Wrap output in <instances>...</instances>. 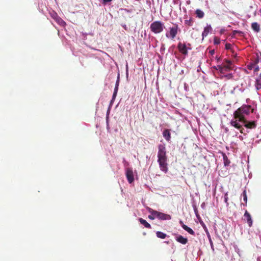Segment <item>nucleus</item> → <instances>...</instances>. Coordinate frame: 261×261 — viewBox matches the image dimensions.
Wrapping results in <instances>:
<instances>
[{"instance_id":"obj_1","label":"nucleus","mask_w":261,"mask_h":261,"mask_svg":"<svg viewBox=\"0 0 261 261\" xmlns=\"http://www.w3.org/2000/svg\"><path fill=\"white\" fill-rule=\"evenodd\" d=\"M253 109L249 105H243L238 108L233 113V119L230 121V124L235 128L240 130L241 133H243L244 128L240 122L245 120V116L250 113H253Z\"/></svg>"},{"instance_id":"obj_2","label":"nucleus","mask_w":261,"mask_h":261,"mask_svg":"<svg viewBox=\"0 0 261 261\" xmlns=\"http://www.w3.org/2000/svg\"><path fill=\"white\" fill-rule=\"evenodd\" d=\"M167 161L165 146L164 144H159L158 145V162L161 170L165 173H167L168 171Z\"/></svg>"},{"instance_id":"obj_3","label":"nucleus","mask_w":261,"mask_h":261,"mask_svg":"<svg viewBox=\"0 0 261 261\" xmlns=\"http://www.w3.org/2000/svg\"><path fill=\"white\" fill-rule=\"evenodd\" d=\"M165 26L164 23L160 21H155L151 23L150 29L151 32L154 34H159L163 32Z\"/></svg>"},{"instance_id":"obj_4","label":"nucleus","mask_w":261,"mask_h":261,"mask_svg":"<svg viewBox=\"0 0 261 261\" xmlns=\"http://www.w3.org/2000/svg\"><path fill=\"white\" fill-rule=\"evenodd\" d=\"M232 62L230 61H226L225 64L222 65H218L217 66H213V69L219 70L222 73H225L232 69Z\"/></svg>"},{"instance_id":"obj_5","label":"nucleus","mask_w":261,"mask_h":261,"mask_svg":"<svg viewBox=\"0 0 261 261\" xmlns=\"http://www.w3.org/2000/svg\"><path fill=\"white\" fill-rule=\"evenodd\" d=\"M178 25L174 24L172 27L169 28V31L166 33V37L174 39L178 33Z\"/></svg>"},{"instance_id":"obj_6","label":"nucleus","mask_w":261,"mask_h":261,"mask_svg":"<svg viewBox=\"0 0 261 261\" xmlns=\"http://www.w3.org/2000/svg\"><path fill=\"white\" fill-rule=\"evenodd\" d=\"M177 48L182 55L185 56L188 55V47L185 43L179 42L177 45Z\"/></svg>"},{"instance_id":"obj_7","label":"nucleus","mask_w":261,"mask_h":261,"mask_svg":"<svg viewBox=\"0 0 261 261\" xmlns=\"http://www.w3.org/2000/svg\"><path fill=\"white\" fill-rule=\"evenodd\" d=\"M244 125V126L247 128L253 129L256 127V123L255 121H249L246 119L241 122Z\"/></svg>"},{"instance_id":"obj_8","label":"nucleus","mask_w":261,"mask_h":261,"mask_svg":"<svg viewBox=\"0 0 261 261\" xmlns=\"http://www.w3.org/2000/svg\"><path fill=\"white\" fill-rule=\"evenodd\" d=\"M243 217V220L248 223L249 227H251L252 226L253 221L250 214L247 211H245Z\"/></svg>"},{"instance_id":"obj_9","label":"nucleus","mask_w":261,"mask_h":261,"mask_svg":"<svg viewBox=\"0 0 261 261\" xmlns=\"http://www.w3.org/2000/svg\"><path fill=\"white\" fill-rule=\"evenodd\" d=\"M126 176L129 183L131 184L134 180L133 172L132 169L127 168L126 170Z\"/></svg>"},{"instance_id":"obj_10","label":"nucleus","mask_w":261,"mask_h":261,"mask_svg":"<svg viewBox=\"0 0 261 261\" xmlns=\"http://www.w3.org/2000/svg\"><path fill=\"white\" fill-rule=\"evenodd\" d=\"M163 136L167 142L170 141V140H171L170 130L169 129H164V131L163 132Z\"/></svg>"},{"instance_id":"obj_11","label":"nucleus","mask_w":261,"mask_h":261,"mask_svg":"<svg viewBox=\"0 0 261 261\" xmlns=\"http://www.w3.org/2000/svg\"><path fill=\"white\" fill-rule=\"evenodd\" d=\"M158 219L161 220H169L171 219V216L161 212H159Z\"/></svg>"},{"instance_id":"obj_12","label":"nucleus","mask_w":261,"mask_h":261,"mask_svg":"<svg viewBox=\"0 0 261 261\" xmlns=\"http://www.w3.org/2000/svg\"><path fill=\"white\" fill-rule=\"evenodd\" d=\"M179 223L184 230H185L192 235H195V232L193 230V229L188 227V226H187L186 225L184 224L182 221L180 220L179 221Z\"/></svg>"},{"instance_id":"obj_13","label":"nucleus","mask_w":261,"mask_h":261,"mask_svg":"<svg viewBox=\"0 0 261 261\" xmlns=\"http://www.w3.org/2000/svg\"><path fill=\"white\" fill-rule=\"evenodd\" d=\"M212 31V27L211 25H208L206 27L204 28V31L202 33V39H204V37H206L208 34Z\"/></svg>"},{"instance_id":"obj_14","label":"nucleus","mask_w":261,"mask_h":261,"mask_svg":"<svg viewBox=\"0 0 261 261\" xmlns=\"http://www.w3.org/2000/svg\"><path fill=\"white\" fill-rule=\"evenodd\" d=\"M255 89L257 90L261 89V73L256 79L255 82Z\"/></svg>"},{"instance_id":"obj_15","label":"nucleus","mask_w":261,"mask_h":261,"mask_svg":"<svg viewBox=\"0 0 261 261\" xmlns=\"http://www.w3.org/2000/svg\"><path fill=\"white\" fill-rule=\"evenodd\" d=\"M176 240L178 242H179L182 244H186L188 242V239L180 235L178 236L176 238Z\"/></svg>"},{"instance_id":"obj_16","label":"nucleus","mask_w":261,"mask_h":261,"mask_svg":"<svg viewBox=\"0 0 261 261\" xmlns=\"http://www.w3.org/2000/svg\"><path fill=\"white\" fill-rule=\"evenodd\" d=\"M251 28L256 33H258L260 31V25L256 22L251 23Z\"/></svg>"},{"instance_id":"obj_17","label":"nucleus","mask_w":261,"mask_h":261,"mask_svg":"<svg viewBox=\"0 0 261 261\" xmlns=\"http://www.w3.org/2000/svg\"><path fill=\"white\" fill-rule=\"evenodd\" d=\"M139 222L141 224L143 225L146 228H151V226L149 223H148L145 220L143 219V218H140L139 219Z\"/></svg>"},{"instance_id":"obj_18","label":"nucleus","mask_w":261,"mask_h":261,"mask_svg":"<svg viewBox=\"0 0 261 261\" xmlns=\"http://www.w3.org/2000/svg\"><path fill=\"white\" fill-rule=\"evenodd\" d=\"M147 210H148V212L151 214H153V216H154V217L155 218H158V215H159V212H158L156 211H155L150 207H147Z\"/></svg>"},{"instance_id":"obj_19","label":"nucleus","mask_w":261,"mask_h":261,"mask_svg":"<svg viewBox=\"0 0 261 261\" xmlns=\"http://www.w3.org/2000/svg\"><path fill=\"white\" fill-rule=\"evenodd\" d=\"M54 18L57 21V22L60 25L63 26L65 24V22L62 18L58 16L57 15Z\"/></svg>"},{"instance_id":"obj_20","label":"nucleus","mask_w":261,"mask_h":261,"mask_svg":"<svg viewBox=\"0 0 261 261\" xmlns=\"http://www.w3.org/2000/svg\"><path fill=\"white\" fill-rule=\"evenodd\" d=\"M196 17L199 18H202L204 16V13L200 9H197L195 11Z\"/></svg>"},{"instance_id":"obj_21","label":"nucleus","mask_w":261,"mask_h":261,"mask_svg":"<svg viewBox=\"0 0 261 261\" xmlns=\"http://www.w3.org/2000/svg\"><path fill=\"white\" fill-rule=\"evenodd\" d=\"M261 59V53H256L254 60L253 61L255 64H257Z\"/></svg>"},{"instance_id":"obj_22","label":"nucleus","mask_w":261,"mask_h":261,"mask_svg":"<svg viewBox=\"0 0 261 261\" xmlns=\"http://www.w3.org/2000/svg\"><path fill=\"white\" fill-rule=\"evenodd\" d=\"M156 234L157 237L161 239H165L167 236L166 233H164L161 231H157L156 232Z\"/></svg>"},{"instance_id":"obj_23","label":"nucleus","mask_w":261,"mask_h":261,"mask_svg":"<svg viewBox=\"0 0 261 261\" xmlns=\"http://www.w3.org/2000/svg\"><path fill=\"white\" fill-rule=\"evenodd\" d=\"M223 156L224 165L225 166H228L229 165L230 162L229 161L228 158L227 157V156L225 154H223Z\"/></svg>"},{"instance_id":"obj_24","label":"nucleus","mask_w":261,"mask_h":261,"mask_svg":"<svg viewBox=\"0 0 261 261\" xmlns=\"http://www.w3.org/2000/svg\"><path fill=\"white\" fill-rule=\"evenodd\" d=\"M193 20L192 18H190L189 20H185V24L188 26H192L193 25Z\"/></svg>"},{"instance_id":"obj_25","label":"nucleus","mask_w":261,"mask_h":261,"mask_svg":"<svg viewBox=\"0 0 261 261\" xmlns=\"http://www.w3.org/2000/svg\"><path fill=\"white\" fill-rule=\"evenodd\" d=\"M237 34H239L240 35H242L243 34V33L242 31H238V30H234L232 32V37H235Z\"/></svg>"},{"instance_id":"obj_26","label":"nucleus","mask_w":261,"mask_h":261,"mask_svg":"<svg viewBox=\"0 0 261 261\" xmlns=\"http://www.w3.org/2000/svg\"><path fill=\"white\" fill-rule=\"evenodd\" d=\"M256 65L255 63H254L253 62L251 63L250 64L248 65L247 68L249 70H253L254 68V66H256Z\"/></svg>"},{"instance_id":"obj_27","label":"nucleus","mask_w":261,"mask_h":261,"mask_svg":"<svg viewBox=\"0 0 261 261\" xmlns=\"http://www.w3.org/2000/svg\"><path fill=\"white\" fill-rule=\"evenodd\" d=\"M243 200L245 202V204H246L247 202V196L246 191L245 190H244L243 192Z\"/></svg>"},{"instance_id":"obj_28","label":"nucleus","mask_w":261,"mask_h":261,"mask_svg":"<svg viewBox=\"0 0 261 261\" xmlns=\"http://www.w3.org/2000/svg\"><path fill=\"white\" fill-rule=\"evenodd\" d=\"M119 84V76H118L117 80L116 82L115 87L114 89L118 90V86Z\"/></svg>"},{"instance_id":"obj_29","label":"nucleus","mask_w":261,"mask_h":261,"mask_svg":"<svg viewBox=\"0 0 261 261\" xmlns=\"http://www.w3.org/2000/svg\"><path fill=\"white\" fill-rule=\"evenodd\" d=\"M220 43V40L218 37H215L214 38V43L216 44H218Z\"/></svg>"},{"instance_id":"obj_30","label":"nucleus","mask_w":261,"mask_h":261,"mask_svg":"<svg viewBox=\"0 0 261 261\" xmlns=\"http://www.w3.org/2000/svg\"><path fill=\"white\" fill-rule=\"evenodd\" d=\"M228 194L226 193H225V196H224V201L227 204V205H228Z\"/></svg>"},{"instance_id":"obj_31","label":"nucleus","mask_w":261,"mask_h":261,"mask_svg":"<svg viewBox=\"0 0 261 261\" xmlns=\"http://www.w3.org/2000/svg\"><path fill=\"white\" fill-rule=\"evenodd\" d=\"M231 45L230 43H226L225 44V48L226 49H229L231 48Z\"/></svg>"},{"instance_id":"obj_32","label":"nucleus","mask_w":261,"mask_h":261,"mask_svg":"<svg viewBox=\"0 0 261 261\" xmlns=\"http://www.w3.org/2000/svg\"><path fill=\"white\" fill-rule=\"evenodd\" d=\"M253 70H254V72H257L258 71L259 67L257 66V64H256V66H254Z\"/></svg>"},{"instance_id":"obj_33","label":"nucleus","mask_w":261,"mask_h":261,"mask_svg":"<svg viewBox=\"0 0 261 261\" xmlns=\"http://www.w3.org/2000/svg\"><path fill=\"white\" fill-rule=\"evenodd\" d=\"M117 91H118V90L114 89V91L113 95V99H115V97L116 96V94L117 93Z\"/></svg>"},{"instance_id":"obj_34","label":"nucleus","mask_w":261,"mask_h":261,"mask_svg":"<svg viewBox=\"0 0 261 261\" xmlns=\"http://www.w3.org/2000/svg\"><path fill=\"white\" fill-rule=\"evenodd\" d=\"M148 218L151 219V220H154L155 219V217H154V216H153V214H150V215H149L148 216Z\"/></svg>"},{"instance_id":"obj_35","label":"nucleus","mask_w":261,"mask_h":261,"mask_svg":"<svg viewBox=\"0 0 261 261\" xmlns=\"http://www.w3.org/2000/svg\"><path fill=\"white\" fill-rule=\"evenodd\" d=\"M112 0H102V4L106 5L107 3L111 2Z\"/></svg>"},{"instance_id":"obj_36","label":"nucleus","mask_w":261,"mask_h":261,"mask_svg":"<svg viewBox=\"0 0 261 261\" xmlns=\"http://www.w3.org/2000/svg\"><path fill=\"white\" fill-rule=\"evenodd\" d=\"M203 229H204L206 234H207V232H208L207 228H206L205 225H202Z\"/></svg>"},{"instance_id":"obj_37","label":"nucleus","mask_w":261,"mask_h":261,"mask_svg":"<svg viewBox=\"0 0 261 261\" xmlns=\"http://www.w3.org/2000/svg\"><path fill=\"white\" fill-rule=\"evenodd\" d=\"M207 234V237H208V238L209 240H210V239H211V235H210V232H207V234Z\"/></svg>"},{"instance_id":"obj_38","label":"nucleus","mask_w":261,"mask_h":261,"mask_svg":"<svg viewBox=\"0 0 261 261\" xmlns=\"http://www.w3.org/2000/svg\"><path fill=\"white\" fill-rule=\"evenodd\" d=\"M226 76L228 77V78L230 79L232 77V75L231 74H228V75H226Z\"/></svg>"},{"instance_id":"obj_39","label":"nucleus","mask_w":261,"mask_h":261,"mask_svg":"<svg viewBox=\"0 0 261 261\" xmlns=\"http://www.w3.org/2000/svg\"><path fill=\"white\" fill-rule=\"evenodd\" d=\"M209 241H210V245H211V247H212V242H213V241H212V239H210Z\"/></svg>"},{"instance_id":"obj_40","label":"nucleus","mask_w":261,"mask_h":261,"mask_svg":"<svg viewBox=\"0 0 261 261\" xmlns=\"http://www.w3.org/2000/svg\"><path fill=\"white\" fill-rule=\"evenodd\" d=\"M216 59L217 60V62L218 63L219 61L220 60V58H218V57H216Z\"/></svg>"},{"instance_id":"obj_41","label":"nucleus","mask_w":261,"mask_h":261,"mask_svg":"<svg viewBox=\"0 0 261 261\" xmlns=\"http://www.w3.org/2000/svg\"><path fill=\"white\" fill-rule=\"evenodd\" d=\"M209 53L212 55V50H211V49H209V51H208Z\"/></svg>"},{"instance_id":"obj_42","label":"nucleus","mask_w":261,"mask_h":261,"mask_svg":"<svg viewBox=\"0 0 261 261\" xmlns=\"http://www.w3.org/2000/svg\"><path fill=\"white\" fill-rule=\"evenodd\" d=\"M257 261H261V258L260 257H258L257 258Z\"/></svg>"},{"instance_id":"obj_43","label":"nucleus","mask_w":261,"mask_h":261,"mask_svg":"<svg viewBox=\"0 0 261 261\" xmlns=\"http://www.w3.org/2000/svg\"><path fill=\"white\" fill-rule=\"evenodd\" d=\"M213 54H214V49H213Z\"/></svg>"},{"instance_id":"obj_44","label":"nucleus","mask_w":261,"mask_h":261,"mask_svg":"<svg viewBox=\"0 0 261 261\" xmlns=\"http://www.w3.org/2000/svg\"><path fill=\"white\" fill-rule=\"evenodd\" d=\"M260 13H261V10H260Z\"/></svg>"}]
</instances>
